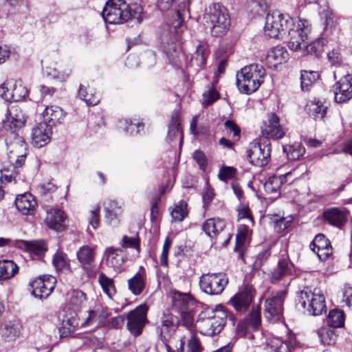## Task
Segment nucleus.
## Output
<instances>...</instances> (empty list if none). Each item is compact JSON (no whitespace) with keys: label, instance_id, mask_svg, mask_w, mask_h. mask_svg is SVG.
<instances>
[{"label":"nucleus","instance_id":"obj_5","mask_svg":"<svg viewBox=\"0 0 352 352\" xmlns=\"http://www.w3.org/2000/svg\"><path fill=\"white\" fill-rule=\"evenodd\" d=\"M265 76V70L262 65H246L236 74V86L241 93L251 94L259 88Z\"/></svg>","mask_w":352,"mask_h":352},{"label":"nucleus","instance_id":"obj_40","mask_svg":"<svg viewBox=\"0 0 352 352\" xmlns=\"http://www.w3.org/2000/svg\"><path fill=\"white\" fill-rule=\"evenodd\" d=\"M19 271L17 265L12 261H0V280L13 277Z\"/></svg>","mask_w":352,"mask_h":352},{"label":"nucleus","instance_id":"obj_39","mask_svg":"<svg viewBox=\"0 0 352 352\" xmlns=\"http://www.w3.org/2000/svg\"><path fill=\"white\" fill-rule=\"evenodd\" d=\"M327 106L320 100L310 101L307 104L308 113L314 118L315 120H322L327 113Z\"/></svg>","mask_w":352,"mask_h":352},{"label":"nucleus","instance_id":"obj_63","mask_svg":"<svg viewBox=\"0 0 352 352\" xmlns=\"http://www.w3.org/2000/svg\"><path fill=\"white\" fill-rule=\"evenodd\" d=\"M292 223V220L289 218L282 217L280 219H276L274 221V226L278 230V231H283L289 228Z\"/></svg>","mask_w":352,"mask_h":352},{"label":"nucleus","instance_id":"obj_12","mask_svg":"<svg viewBox=\"0 0 352 352\" xmlns=\"http://www.w3.org/2000/svg\"><path fill=\"white\" fill-rule=\"evenodd\" d=\"M271 148L268 141L263 144L251 142L247 150L248 159L254 166L262 167L268 164L270 159Z\"/></svg>","mask_w":352,"mask_h":352},{"label":"nucleus","instance_id":"obj_6","mask_svg":"<svg viewBox=\"0 0 352 352\" xmlns=\"http://www.w3.org/2000/svg\"><path fill=\"white\" fill-rule=\"evenodd\" d=\"M286 294L285 290L273 291L267 297L264 305V315L267 320L271 322H277L281 320Z\"/></svg>","mask_w":352,"mask_h":352},{"label":"nucleus","instance_id":"obj_44","mask_svg":"<svg viewBox=\"0 0 352 352\" xmlns=\"http://www.w3.org/2000/svg\"><path fill=\"white\" fill-rule=\"evenodd\" d=\"M318 336L320 343L324 345H333L337 340V334L333 329L328 327H321L318 331Z\"/></svg>","mask_w":352,"mask_h":352},{"label":"nucleus","instance_id":"obj_27","mask_svg":"<svg viewBox=\"0 0 352 352\" xmlns=\"http://www.w3.org/2000/svg\"><path fill=\"white\" fill-rule=\"evenodd\" d=\"M62 322L60 327V332L62 335L67 336V334L74 332L76 328L78 326V319L76 312L71 311L68 308L64 310V314L61 318Z\"/></svg>","mask_w":352,"mask_h":352},{"label":"nucleus","instance_id":"obj_61","mask_svg":"<svg viewBox=\"0 0 352 352\" xmlns=\"http://www.w3.org/2000/svg\"><path fill=\"white\" fill-rule=\"evenodd\" d=\"M224 127L226 130L230 133H232V138H236L239 140L241 134V129L239 126L232 120H228L224 122Z\"/></svg>","mask_w":352,"mask_h":352},{"label":"nucleus","instance_id":"obj_42","mask_svg":"<svg viewBox=\"0 0 352 352\" xmlns=\"http://www.w3.org/2000/svg\"><path fill=\"white\" fill-rule=\"evenodd\" d=\"M319 78L316 71L302 70L300 72V87L302 91H309L313 84Z\"/></svg>","mask_w":352,"mask_h":352},{"label":"nucleus","instance_id":"obj_52","mask_svg":"<svg viewBox=\"0 0 352 352\" xmlns=\"http://www.w3.org/2000/svg\"><path fill=\"white\" fill-rule=\"evenodd\" d=\"M271 3V0H251L250 7L251 11L260 14L267 11Z\"/></svg>","mask_w":352,"mask_h":352},{"label":"nucleus","instance_id":"obj_20","mask_svg":"<svg viewBox=\"0 0 352 352\" xmlns=\"http://www.w3.org/2000/svg\"><path fill=\"white\" fill-rule=\"evenodd\" d=\"M95 248L89 245H83L76 252L77 259L81 267L87 272L88 276H93L96 274L94 267L95 262Z\"/></svg>","mask_w":352,"mask_h":352},{"label":"nucleus","instance_id":"obj_50","mask_svg":"<svg viewBox=\"0 0 352 352\" xmlns=\"http://www.w3.org/2000/svg\"><path fill=\"white\" fill-rule=\"evenodd\" d=\"M323 50V45L320 41H315L308 44L307 40L305 43L304 50L302 52L303 54L318 57L322 53Z\"/></svg>","mask_w":352,"mask_h":352},{"label":"nucleus","instance_id":"obj_35","mask_svg":"<svg viewBox=\"0 0 352 352\" xmlns=\"http://www.w3.org/2000/svg\"><path fill=\"white\" fill-rule=\"evenodd\" d=\"M132 278L128 280L129 289L133 294L138 296L142 293L145 287L144 272L142 267Z\"/></svg>","mask_w":352,"mask_h":352},{"label":"nucleus","instance_id":"obj_3","mask_svg":"<svg viewBox=\"0 0 352 352\" xmlns=\"http://www.w3.org/2000/svg\"><path fill=\"white\" fill-rule=\"evenodd\" d=\"M228 320L234 324V317L226 309H206L199 315L197 326L201 334L214 336L223 330Z\"/></svg>","mask_w":352,"mask_h":352},{"label":"nucleus","instance_id":"obj_34","mask_svg":"<svg viewBox=\"0 0 352 352\" xmlns=\"http://www.w3.org/2000/svg\"><path fill=\"white\" fill-rule=\"evenodd\" d=\"M179 137V146H182L183 141V134L179 122V116L178 113H173L171 120L168 125V130L167 133V139L168 141L172 142L175 138Z\"/></svg>","mask_w":352,"mask_h":352},{"label":"nucleus","instance_id":"obj_56","mask_svg":"<svg viewBox=\"0 0 352 352\" xmlns=\"http://www.w3.org/2000/svg\"><path fill=\"white\" fill-rule=\"evenodd\" d=\"M236 174V169L231 166H223L220 168L218 174V177L220 180L227 182L228 179L234 177Z\"/></svg>","mask_w":352,"mask_h":352},{"label":"nucleus","instance_id":"obj_2","mask_svg":"<svg viewBox=\"0 0 352 352\" xmlns=\"http://www.w3.org/2000/svg\"><path fill=\"white\" fill-rule=\"evenodd\" d=\"M142 13L143 8L140 5L129 6L124 0H109L102 15L104 21L109 24H122L131 19L140 23L143 19Z\"/></svg>","mask_w":352,"mask_h":352},{"label":"nucleus","instance_id":"obj_18","mask_svg":"<svg viewBox=\"0 0 352 352\" xmlns=\"http://www.w3.org/2000/svg\"><path fill=\"white\" fill-rule=\"evenodd\" d=\"M262 135L266 138L278 140L282 138L285 131L280 124L279 118L275 113L267 116V120L261 126Z\"/></svg>","mask_w":352,"mask_h":352},{"label":"nucleus","instance_id":"obj_46","mask_svg":"<svg viewBox=\"0 0 352 352\" xmlns=\"http://www.w3.org/2000/svg\"><path fill=\"white\" fill-rule=\"evenodd\" d=\"M98 282L104 292L109 298H112L116 292L113 279L107 277L104 274L100 273L98 276Z\"/></svg>","mask_w":352,"mask_h":352},{"label":"nucleus","instance_id":"obj_36","mask_svg":"<svg viewBox=\"0 0 352 352\" xmlns=\"http://www.w3.org/2000/svg\"><path fill=\"white\" fill-rule=\"evenodd\" d=\"M78 96L89 106L96 105L100 100L99 93H97L94 89L90 88L89 86L86 87L84 85H80Z\"/></svg>","mask_w":352,"mask_h":352},{"label":"nucleus","instance_id":"obj_59","mask_svg":"<svg viewBox=\"0 0 352 352\" xmlns=\"http://www.w3.org/2000/svg\"><path fill=\"white\" fill-rule=\"evenodd\" d=\"M111 314L110 309L107 307L102 306L90 312V316H98L100 322H104Z\"/></svg>","mask_w":352,"mask_h":352},{"label":"nucleus","instance_id":"obj_22","mask_svg":"<svg viewBox=\"0 0 352 352\" xmlns=\"http://www.w3.org/2000/svg\"><path fill=\"white\" fill-rule=\"evenodd\" d=\"M334 98L338 103H342L352 98V75L347 74L336 82Z\"/></svg>","mask_w":352,"mask_h":352},{"label":"nucleus","instance_id":"obj_41","mask_svg":"<svg viewBox=\"0 0 352 352\" xmlns=\"http://www.w3.org/2000/svg\"><path fill=\"white\" fill-rule=\"evenodd\" d=\"M209 54V46L207 43L204 41H199V44L196 47L193 60L197 66L201 67L206 63L207 58Z\"/></svg>","mask_w":352,"mask_h":352},{"label":"nucleus","instance_id":"obj_8","mask_svg":"<svg viewBox=\"0 0 352 352\" xmlns=\"http://www.w3.org/2000/svg\"><path fill=\"white\" fill-rule=\"evenodd\" d=\"M228 283V278L223 273H207L199 278L201 289L210 296L221 294Z\"/></svg>","mask_w":352,"mask_h":352},{"label":"nucleus","instance_id":"obj_62","mask_svg":"<svg viewBox=\"0 0 352 352\" xmlns=\"http://www.w3.org/2000/svg\"><path fill=\"white\" fill-rule=\"evenodd\" d=\"M181 319L183 325L189 328L194 322V318L191 309L181 311Z\"/></svg>","mask_w":352,"mask_h":352},{"label":"nucleus","instance_id":"obj_19","mask_svg":"<svg viewBox=\"0 0 352 352\" xmlns=\"http://www.w3.org/2000/svg\"><path fill=\"white\" fill-rule=\"evenodd\" d=\"M261 322L260 308L254 307L244 320H241L238 324L236 334L240 337H244L246 336L250 329L253 331L257 330L261 325Z\"/></svg>","mask_w":352,"mask_h":352},{"label":"nucleus","instance_id":"obj_26","mask_svg":"<svg viewBox=\"0 0 352 352\" xmlns=\"http://www.w3.org/2000/svg\"><path fill=\"white\" fill-rule=\"evenodd\" d=\"M65 116V113L58 106L52 105L46 107L43 112L44 120L43 123H46L50 127L60 124Z\"/></svg>","mask_w":352,"mask_h":352},{"label":"nucleus","instance_id":"obj_54","mask_svg":"<svg viewBox=\"0 0 352 352\" xmlns=\"http://www.w3.org/2000/svg\"><path fill=\"white\" fill-rule=\"evenodd\" d=\"M331 245L329 241L326 239L324 234H319L316 235L310 244V249L313 252H316V250H322V248L329 247Z\"/></svg>","mask_w":352,"mask_h":352},{"label":"nucleus","instance_id":"obj_14","mask_svg":"<svg viewBox=\"0 0 352 352\" xmlns=\"http://www.w3.org/2000/svg\"><path fill=\"white\" fill-rule=\"evenodd\" d=\"M254 288L250 285H245L234 296L228 304L230 305L234 310L240 314L245 313L250 307L255 296Z\"/></svg>","mask_w":352,"mask_h":352},{"label":"nucleus","instance_id":"obj_60","mask_svg":"<svg viewBox=\"0 0 352 352\" xmlns=\"http://www.w3.org/2000/svg\"><path fill=\"white\" fill-rule=\"evenodd\" d=\"M271 347L274 352H291L287 343L278 338H274L272 341Z\"/></svg>","mask_w":352,"mask_h":352},{"label":"nucleus","instance_id":"obj_45","mask_svg":"<svg viewBox=\"0 0 352 352\" xmlns=\"http://www.w3.org/2000/svg\"><path fill=\"white\" fill-rule=\"evenodd\" d=\"M87 301L86 294L80 290H74L71 294L69 305L72 310L76 312L85 307Z\"/></svg>","mask_w":352,"mask_h":352},{"label":"nucleus","instance_id":"obj_17","mask_svg":"<svg viewBox=\"0 0 352 352\" xmlns=\"http://www.w3.org/2000/svg\"><path fill=\"white\" fill-rule=\"evenodd\" d=\"M11 135L14 136V140H10V138H8L6 139V142L10 154L17 157L14 164V167L19 168L22 166L25 160L27 144L18 134L12 133Z\"/></svg>","mask_w":352,"mask_h":352},{"label":"nucleus","instance_id":"obj_28","mask_svg":"<svg viewBox=\"0 0 352 352\" xmlns=\"http://www.w3.org/2000/svg\"><path fill=\"white\" fill-rule=\"evenodd\" d=\"M122 250L120 248H114L109 247L104 252V258L106 265L109 267L113 268L115 271L118 270L123 265L124 260L123 256L120 254Z\"/></svg>","mask_w":352,"mask_h":352},{"label":"nucleus","instance_id":"obj_21","mask_svg":"<svg viewBox=\"0 0 352 352\" xmlns=\"http://www.w3.org/2000/svg\"><path fill=\"white\" fill-rule=\"evenodd\" d=\"M28 90L21 80H17L10 88L2 85L0 87V95L9 101L17 102L23 100L28 95Z\"/></svg>","mask_w":352,"mask_h":352},{"label":"nucleus","instance_id":"obj_47","mask_svg":"<svg viewBox=\"0 0 352 352\" xmlns=\"http://www.w3.org/2000/svg\"><path fill=\"white\" fill-rule=\"evenodd\" d=\"M327 322L333 328L342 327L344 322V313L337 309L331 310L329 312Z\"/></svg>","mask_w":352,"mask_h":352},{"label":"nucleus","instance_id":"obj_58","mask_svg":"<svg viewBox=\"0 0 352 352\" xmlns=\"http://www.w3.org/2000/svg\"><path fill=\"white\" fill-rule=\"evenodd\" d=\"M170 245H171V240L166 238L164 243L162 252L161 253L160 258V265L162 266H164V267L168 266V252H169Z\"/></svg>","mask_w":352,"mask_h":352},{"label":"nucleus","instance_id":"obj_49","mask_svg":"<svg viewBox=\"0 0 352 352\" xmlns=\"http://www.w3.org/2000/svg\"><path fill=\"white\" fill-rule=\"evenodd\" d=\"M173 220L182 221L188 215L187 204L186 201H179L170 211Z\"/></svg>","mask_w":352,"mask_h":352},{"label":"nucleus","instance_id":"obj_24","mask_svg":"<svg viewBox=\"0 0 352 352\" xmlns=\"http://www.w3.org/2000/svg\"><path fill=\"white\" fill-rule=\"evenodd\" d=\"M52 133L51 127L46 123H39L32 132V144L36 147H42L50 141V135Z\"/></svg>","mask_w":352,"mask_h":352},{"label":"nucleus","instance_id":"obj_16","mask_svg":"<svg viewBox=\"0 0 352 352\" xmlns=\"http://www.w3.org/2000/svg\"><path fill=\"white\" fill-rule=\"evenodd\" d=\"M56 283V279L52 276H43L36 278L30 283L32 295L40 299L47 298L54 290Z\"/></svg>","mask_w":352,"mask_h":352},{"label":"nucleus","instance_id":"obj_30","mask_svg":"<svg viewBox=\"0 0 352 352\" xmlns=\"http://www.w3.org/2000/svg\"><path fill=\"white\" fill-rule=\"evenodd\" d=\"M173 307L179 311L191 309L195 305L194 299L189 294L175 292L173 295Z\"/></svg>","mask_w":352,"mask_h":352},{"label":"nucleus","instance_id":"obj_10","mask_svg":"<svg viewBox=\"0 0 352 352\" xmlns=\"http://www.w3.org/2000/svg\"><path fill=\"white\" fill-rule=\"evenodd\" d=\"M178 317L169 310L163 311L159 322L156 324V330L159 337L164 342H167L175 333L179 325Z\"/></svg>","mask_w":352,"mask_h":352},{"label":"nucleus","instance_id":"obj_11","mask_svg":"<svg viewBox=\"0 0 352 352\" xmlns=\"http://www.w3.org/2000/svg\"><path fill=\"white\" fill-rule=\"evenodd\" d=\"M148 309L146 305L142 304L128 313L126 327L133 336H140L142 333L145 324L148 322L146 318Z\"/></svg>","mask_w":352,"mask_h":352},{"label":"nucleus","instance_id":"obj_25","mask_svg":"<svg viewBox=\"0 0 352 352\" xmlns=\"http://www.w3.org/2000/svg\"><path fill=\"white\" fill-rule=\"evenodd\" d=\"M15 205L20 212L27 215L34 213L37 206V202L32 194L26 192L16 197Z\"/></svg>","mask_w":352,"mask_h":352},{"label":"nucleus","instance_id":"obj_43","mask_svg":"<svg viewBox=\"0 0 352 352\" xmlns=\"http://www.w3.org/2000/svg\"><path fill=\"white\" fill-rule=\"evenodd\" d=\"M281 182L276 176L270 177L264 184V189L267 194L272 195L270 199H276L280 195Z\"/></svg>","mask_w":352,"mask_h":352},{"label":"nucleus","instance_id":"obj_13","mask_svg":"<svg viewBox=\"0 0 352 352\" xmlns=\"http://www.w3.org/2000/svg\"><path fill=\"white\" fill-rule=\"evenodd\" d=\"M25 120L22 111L17 106H12L8 108L6 114V118L3 120V128L8 131L6 139L10 138V140H14V136L11 133H16V130L24 126Z\"/></svg>","mask_w":352,"mask_h":352},{"label":"nucleus","instance_id":"obj_23","mask_svg":"<svg viewBox=\"0 0 352 352\" xmlns=\"http://www.w3.org/2000/svg\"><path fill=\"white\" fill-rule=\"evenodd\" d=\"M16 248L30 254L41 256L47 251V245L43 240L25 241L18 239L14 242Z\"/></svg>","mask_w":352,"mask_h":352},{"label":"nucleus","instance_id":"obj_57","mask_svg":"<svg viewBox=\"0 0 352 352\" xmlns=\"http://www.w3.org/2000/svg\"><path fill=\"white\" fill-rule=\"evenodd\" d=\"M88 222L91 227L96 230L100 223V207L96 206L95 208L90 211L88 216Z\"/></svg>","mask_w":352,"mask_h":352},{"label":"nucleus","instance_id":"obj_7","mask_svg":"<svg viewBox=\"0 0 352 352\" xmlns=\"http://www.w3.org/2000/svg\"><path fill=\"white\" fill-rule=\"evenodd\" d=\"M299 302L302 307H307V311L310 315L318 316L326 311L324 296L317 289H314V292L302 291Z\"/></svg>","mask_w":352,"mask_h":352},{"label":"nucleus","instance_id":"obj_4","mask_svg":"<svg viewBox=\"0 0 352 352\" xmlns=\"http://www.w3.org/2000/svg\"><path fill=\"white\" fill-rule=\"evenodd\" d=\"M204 20L206 28L210 29L211 35L216 37L223 36L230 25L228 10L219 3H212L206 9Z\"/></svg>","mask_w":352,"mask_h":352},{"label":"nucleus","instance_id":"obj_31","mask_svg":"<svg viewBox=\"0 0 352 352\" xmlns=\"http://www.w3.org/2000/svg\"><path fill=\"white\" fill-rule=\"evenodd\" d=\"M324 219L331 225L341 228L346 221V213L337 208L327 209L323 212Z\"/></svg>","mask_w":352,"mask_h":352},{"label":"nucleus","instance_id":"obj_1","mask_svg":"<svg viewBox=\"0 0 352 352\" xmlns=\"http://www.w3.org/2000/svg\"><path fill=\"white\" fill-rule=\"evenodd\" d=\"M185 1L178 6L176 13L177 20L172 25H163L159 32V37L163 50L170 60L175 64L178 59L176 42L181 38L183 32L182 15L184 14L186 10L187 12L189 10L190 0Z\"/></svg>","mask_w":352,"mask_h":352},{"label":"nucleus","instance_id":"obj_29","mask_svg":"<svg viewBox=\"0 0 352 352\" xmlns=\"http://www.w3.org/2000/svg\"><path fill=\"white\" fill-rule=\"evenodd\" d=\"M65 215L59 209H51L47 212L45 223L47 226L55 230L61 231L65 228Z\"/></svg>","mask_w":352,"mask_h":352},{"label":"nucleus","instance_id":"obj_15","mask_svg":"<svg viewBox=\"0 0 352 352\" xmlns=\"http://www.w3.org/2000/svg\"><path fill=\"white\" fill-rule=\"evenodd\" d=\"M305 21L300 20L298 24L296 30H292L289 32L290 35L288 41V47L295 52H302L304 50L305 43L308 40V34L310 28Z\"/></svg>","mask_w":352,"mask_h":352},{"label":"nucleus","instance_id":"obj_64","mask_svg":"<svg viewBox=\"0 0 352 352\" xmlns=\"http://www.w3.org/2000/svg\"><path fill=\"white\" fill-rule=\"evenodd\" d=\"M188 348L189 352H201L202 349L198 338L194 335H191L188 341Z\"/></svg>","mask_w":352,"mask_h":352},{"label":"nucleus","instance_id":"obj_51","mask_svg":"<svg viewBox=\"0 0 352 352\" xmlns=\"http://www.w3.org/2000/svg\"><path fill=\"white\" fill-rule=\"evenodd\" d=\"M121 127H123L126 133L131 135L139 134L140 131L143 129L144 125L141 122L133 123L131 120H124L120 122Z\"/></svg>","mask_w":352,"mask_h":352},{"label":"nucleus","instance_id":"obj_38","mask_svg":"<svg viewBox=\"0 0 352 352\" xmlns=\"http://www.w3.org/2000/svg\"><path fill=\"white\" fill-rule=\"evenodd\" d=\"M22 328L21 324L18 322L6 323L2 336L8 342L14 341L21 336Z\"/></svg>","mask_w":352,"mask_h":352},{"label":"nucleus","instance_id":"obj_9","mask_svg":"<svg viewBox=\"0 0 352 352\" xmlns=\"http://www.w3.org/2000/svg\"><path fill=\"white\" fill-rule=\"evenodd\" d=\"M289 19L282 14L273 12L265 17L264 33L270 38H278L285 34L288 29Z\"/></svg>","mask_w":352,"mask_h":352},{"label":"nucleus","instance_id":"obj_37","mask_svg":"<svg viewBox=\"0 0 352 352\" xmlns=\"http://www.w3.org/2000/svg\"><path fill=\"white\" fill-rule=\"evenodd\" d=\"M53 265L56 271L70 272V261L67 255L61 250H58L53 256Z\"/></svg>","mask_w":352,"mask_h":352},{"label":"nucleus","instance_id":"obj_53","mask_svg":"<svg viewBox=\"0 0 352 352\" xmlns=\"http://www.w3.org/2000/svg\"><path fill=\"white\" fill-rule=\"evenodd\" d=\"M219 98V94L214 88L213 85L208 86V89L203 94V104L208 106L217 100Z\"/></svg>","mask_w":352,"mask_h":352},{"label":"nucleus","instance_id":"obj_55","mask_svg":"<svg viewBox=\"0 0 352 352\" xmlns=\"http://www.w3.org/2000/svg\"><path fill=\"white\" fill-rule=\"evenodd\" d=\"M122 247L134 248L138 251V252H140V241L138 235L131 237H129L126 235L123 236L122 239Z\"/></svg>","mask_w":352,"mask_h":352},{"label":"nucleus","instance_id":"obj_33","mask_svg":"<svg viewBox=\"0 0 352 352\" xmlns=\"http://www.w3.org/2000/svg\"><path fill=\"white\" fill-rule=\"evenodd\" d=\"M288 52L287 50L280 45L273 47L267 54V61L273 67L286 62L288 58Z\"/></svg>","mask_w":352,"mask_h":352},{"label":"nucleus","instance_id":"obj_48","mask_svg":"<svg viewBox=\"0 0 352 352\" xmlns=\"http://www.w3.org/2000/svg\"><path fill=\"white\" fill-rule=\"evenodd\" d=\"M289 272V261L286 259L279 261L277 267L272 274L271 280L272 282L280 280L283 276Z\"/></svg>","mask_w":352,"mask_h":352},{"label":"nucleus","instance_id":"obj_32","mask_svg":"<svg viewBox=\"0 0 352 352\" xmlns=\"http://www.w3.org/2000/svg\"><path fill=\"white\" fill-rule=\"evenodd\" d=\"M226 225L221 219L210 218L202 224V230L210 238L214 239L223 231Z\"/></svg>","mask_w":352,"mask_h":352}]
</instances>
